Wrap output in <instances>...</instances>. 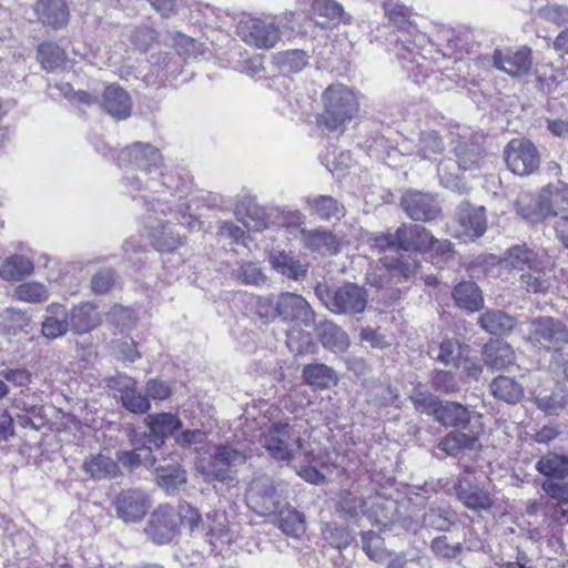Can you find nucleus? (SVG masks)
<instances>
[{"label": "nucleus", "instance_id": "obj_1", "mask_svg": "<svg viewBox=\"0 0 568 568\" xmlns=\"http://www.w3.org/2000/svg\"><path fill=\"white\" fill-rule=\"evenodd\" d=\"M162 155L160 151L150 143L135 142L119 154V165H133L139 169L135 175H126L124 178L126 186L132 190H141L142 183L144 189L149 191V195L164 191L165 183L160 180L162 171Z\"/></svg>", "mask_w": 568, "mask_h": 568}, {"label": "nucleus", "instance_id": "obj_2", "mask_svg": "<svg viewBox=\"0 0 568 568\" xmlns=\"http://www.w3.org/2000/svg\"><path fill=\"white\" fill-rule=\"evenodd\" d=\"M371 243L381 252H389L379 258L381 274H367L371 285L384 287L390 285L392 281L398 284L402 280L409 281L417 275L419 262L410 255L399 253L396 248L398 247L396 233L376 235L371 239Z\"/></svg>", "mask_w": 568, "mask_h": 568}, {"label": "nucleus", "instance_id": "obj_3", "mask_svg": "<svg viewBox=\"0 0 568 568\" xmlns=\"http://www.w3.org/2000/svg\"><path fill=\"white\" fill-rule=\"evenodd\" d=\"M323 112L317 122L329 132H343L359 110L355 92L344 84H332L322 94Z\"/></svg>", "mask_w": 568, "mask_h": 568}, {"label": "nucleus", "instance_id": "obj_4", "mask_svg": "<svg viewBox=\"0 0 568 568\" xmlns=\"http://www.w3.org/2000/svg\"><path fill=\"white\" fill-rule=\"evenodd\" d=\"M456 159H445L438 164L440 183L460 194L467 193L469 187L460 179L459 171H474L479 169L483 160V150L477 143L460 142L455 148Z\"/></svg>", "mask_w": 568, "mask_h": 568}, {"label": "nucleus", "instance_id": "obj_5", "mask_svg": "<svg viewBox=\"0 0 568 568\" xmlns=\"http://www.w3.org/2000/svg\"><path fill=\"white\" fill-rule=\"evenodd\" d=\"M315 294L327 310L338 315L361 314L368 301L367 291L355 283H345L334 290L320 284Z\"/></svg>", "mask_w": 568, "mask_h": 568}, {"label": "nucleus", "instance_id": "obj_6", "mask_svg": "<svg viewBox=\"0 0 568 568\" xmlns=\"http://www.w3.org/2000/svg\"><path fill=\"white\" fill-rule=\"evenodd\" d=\"M141 199L146 206V216L144 217L145 229L149 231L151 244L159 252H170L175 250L182 243L181 235L170 223H164L158 213L165 215L169 205L154 196L142 194Z\"/></svg>", "mask_w": 568, "mask_h": 568}, {"label": "nucleus", "instance_id": "obj_7", "mask_svg": "<svg viewBox=\"0 0 568 568\" xmlns=\"http://www.w3.org/2000/svg\"><path fill=\"white\" fill-rule=\"evenodd\" d=\"M263 446L276 460L288 462L302 448V437L296 425L287 422L272 423L263 433Z\"/></svg>", "mask_w": 568, "mask_h": 568}, {"label": "nucleus", "instance_id": "obj_8", "mask_svg": "<svg viewBox=\"0 0 568 568\" xmlns=\"http://www.w3.org/2000/svg\"><path fill=\"white\" fill-rule=\"evenodd\" d=\"M385 14L389 22L399 29L400 34L396 37L397 57L400 60L415 61L419 55L418 48L424 42V34H415L412 40L415 27L408 21L409 10L395 0L385 3Z\"/></svg>", "mask_w": 568, "mask_h": 568}, {"label": "nucleus", "instance_id": "obj_9", "mask_svg": "<svg viewBox=\"0 0 568 568\" xmlns=\"http://www.w3.org/2000/svg\"><path fill=\"white\" fill-rule=\"evenodd\" d=\"M250 457L251 452L244 448H239L232 444L219 445L215 447L206 468H203V473L209 479L232 480L237 468L244 465Z\"/></svg>", "mask_w": 568, "mask_h": 568}, {"label": "nucleus", "instance_id": "obj_10", "mask_svg": "<svg viewBox=\"0 0 568 568\" xmlns=\"http://www.w3.org/2000/svg\"><path fill=\"white\" fill-rule=\"evenodd\" d=\"M237 34L257 49H272L281 39L278 26L271 19L247 18L237 24Z\"/></svg>", "mask_w": 568, "mask_h": 568}, {"label": "nucleus", "instance_id": "obj_11", "mask_svg": "<svg viewBox=\"0 0 568 568\" xmlns=\"http://www.w3.org/2000/svg\"><path fill=\"white\" fill-rule=\"evenodd\" d=\"M504 158L508 169L518 175L531 174L540 163L536 146L523 138L509 141L505 148Z\"/></svg>", "mask_w": 568, "mask_h": 568}, {"label": "nucleus", "instance_id": "obj_12", "mask_svg": "<svg viewBox=\"0 0 568 568\" xmlns=\"http://www.w3.org/2000/svg\"><path fill=\"white\" fill-rule=\"evenodd\" d=\"M247 505L262 516L275 514L281 504L273 479L267 475L256 476L246 491Z\"/></svg>", "mask_w": 568, "mask_h": 568}, {"label": "nucleus", "instance_id": "obj_13", "mask_svg": "<svg viewBox=\"0 0 568 568\" xmlns=\"http://www.w3.org/2000/svg\"><path fill=\"white\" fill-rule=\"evenodd\" d=\"M529 339L556 354L568 344V331L551 317H540L531 322Z\"/></svg>", "mask_w": 568, "mask_h": 568}, {"label": "nucleus", "instance_id": "obj_14", "mask_svg": "<svg viewBox=\"0 0 568 568\" xmlns=\"http://www.w3.org/2000/svg\"><path fill=\"white\" fill-rule=\"evenodd\" d=\"M493 65L513 78L526 75L532 67L531 50L526 45L496 49Z\"/></svg>", "mask_w": 568, "mask_h": 568}, {"label": "nucleus", "instance_id": "obj_15", "mask_svg": "<svg viewBox=\"0 0 568 568\" xmlns=\"http://www.w3.org/2000/svg\"><path fill=\"white\" fill-rule=\"evenodd\" d=\"M455 235L458 237L478 239L487 230L486 210L469 202H462L455 213Z\"/></svg>", "mask_w": 568, "mask_h": 568}, {"label": "nucleus", "instance_id": "obj_16", "mask_svg": "<svg viewBox=\"0 0 568 568\" xmlns=\"http://www.w3.org/2000/svg\"><path fill=\"white\" fill-rule=\"evenodd\" d=\"M278 317L286 323L310 327L315 322V313L308 302L295 293H282L277 296Z\"/></svg>", "mask_w": 568, "mask_h": 568}, {"label": "nucleus", "instance_id": "obj_17", "mask_svg": "<svg viewBox=\"0 0 568 568\" xmlns=\"http://www.w3.org/2000/svg\"><path fill=\"white\" fill-rule=\"evenodd\" d=\"M455 490L457 498L468 509L486 511L494 505V498L490 493L474 483L470 469H465L459 475L455 484Z\"/></svg>", "mask_w": 568, "mask_h": 568}, {"label": "nucleus", "instance_id": "obj_18", "mask_svg": "<svg viewBox=\"0 0 568 568\" xmlns=\"http://www.w3.org/2000/svg\"><path fill=\"white\" fill-rule=\"evenodd\" d=\"M178 514L171 506H160L151 515L145 527L146 535L159 545L170 542L178 531Z\"/></svg>", "mask_w": 568, "mask_h": 568}, {"label": "nucleus", "instance_id": "obj_19", "mask_svg": "<svg viewBox=\"0 0 568 568\" xmlns=\"http://www.w3.org/2000/svg\"><path fill=\"white\" fill-rule=\"evenodd\" d=\"M544 206L538 211L528 215L532 220H545L549 216H558L559 220H568V184L558 181L555 184L547 185L541 191Z\"/></svg>", "mask_w": 568, "mask_h": 568}, {"label": "nucleus", "instance_id": "obj_20", "mask_svg": "<svg viewBox=\"0 0 568 568\" xmlns=\"http://www.w3.org/2000/svg\"><path fill=\"white\" fill-rule=\"evenodd\" d=\"M405 213L415 221H432L440 213L438 201L429 193L409 190L400 201Z\"/></svg>", "mask_w": 568, "mask_h": 568}, {"label": "nucleus", "instance_id": "obj_21", "mask_svg": "<svg viewBox=\"0 0 568 568\" xmlns=\"http://www.w3.org/2000/svg\"><path fill=\"white\" fill-rule=\"evenodd\" d=\"M149 507L148 496L140 489L122 491L115 499L116 515L126 523L142 519Z\"/></svg>", "mask_w": 568, "mask_h": 568}, {"label": "nucleus", "instance_id": "obj_22", "mask_svg": "<svg viewBox=\"0 0 568 568\" xmlns=\"http://www.w3.org/2000/svg\"><path fill=\"white\" fill-rule=\"evenodd\" d=\"M480 426L477 429L471 426L468 433L453 430L439 440L437 448L453 457H457L468 450H477L480 448Z\"/></svg>", "mask_w": 568, "mask_h": 568}, {"label": "nucleus", "instance_id": "obj_23", "mask_svg": "<svg viewBox=\"0 0 568 568\" xmlns=\"http://www.w3.org/2000/svg\"><path fill=\"white\" fill-rule=\"evenodd\" d=\"M144 422L150 430L149 442L153 444L155 449L163 445L165 437L173 436L176 430L182 428L181 419L176 415L166 412L149 414Z\"/></svg>", "mask_w": 568, "mask_h": 568}, {"label": "nucleus", "instance_id": "obj_24", "mask_svg": "<svg viewBox=\"0 0 568 568\" xmlns=\"http://www.w3.org/2000/svg\"><path fill=\"white\" fill-rule=\"evenodd\" d=\"M38 20L54 30L64 28L70 19L65 0H37L33 6Z\"/></svg>", "mask_w": 568, "mask_h": 568}, {"label": "nucleus", "instance_id": "obj_25", "mask_svg": "<svg viewBox=\"0 0 568 568\" xmlns=\"http://www.w3.org/2000/svg\"><path fill=\"white\" fill-rule=\"evenodd\" d=\"M367 508H365V516L376 526L384 528L393 523L399 520V513L397 501L392 498H386L382 495H373L367 497Z\"/></svg>", "mask_w": 568, "mask_h": 568}, {"label": "nucleus", "instance_id": "obj_26", "mask_svg": "<svg viewBox=\"0 0 568 568\" xmlns=\"http://www.w3.org/2000/svg\"><path fill=\"white\" fill-rule=\"evenodd\" d=\"M301 241L306 248L323 256L336 255L341 250L339 240L325 229H302Z\"/></svg>", "mask_w": 568, "mask_h": 568}, {"label": "nucleus", "instance_id": "obj_27", "mask_svg": "<svg viewBox=\"0 0 568 568\" xmlns=\"http://www.w3.org/2000/svg\"><path fill=\"white\" fill-rule=\"evenodd\" d=\"M398 247L403 251L425 252L434 243L432 233L417 224L403 225L396 231Z\"/></svg>", "mask_w": 568, "mask_h": 568}, {"label": "nucleus", "instance_id": "obj_28", "mask_svg": "<svg viewBox=\"0 0 568 568\" xmlns=\"http://www.w3.org/2000/svg\"><path fill=\"white\" fill-rule=\"evenodd\" d=\"M520 285L527 292L545 293L552 285V270L546 256L541 257L537 265H531L530 268L520 274Z\"/></svg>", "mask_w": 568, "mask_h": 568}, {"label": "nucleus", "instance_id": "obj_29", "mask_svg": "<svg viewBox=\"0 0 568 568\" xmlns=\"http://www.w3.org/2000/svg\"><path fill=\"white\" fill-rule=\"evenodd\" d=\"M235 215L243 225L252 231L260 232L270 226L265 209L258 205L254 197L244 196L235 206Z\"/></svg>", "mask_w": 568, "mask_h": 568}, {"label": "nucleus", "instance_id": "obj_30", "mask_svg": "<svg viewBox=\"0 0 568 568\" xmlns=\"http://www.w3.org/2000/svg\"><path fill=\"white\" fill-rule=\"evenodd\" d=\"M68 328V311L65 307L57 303L48 305L41 324L42 336L55 339L65 335Z\"/></svg>", "mask_w": 568, "mask_h": 568}, {"label": "nucleus", "instance_id": "obj_31", "mask_svg": "<svg viewBox=\"0 0 568 568\" xmlns=\"http://www.w3.org/2000/svg\"><path fill=\"white\" fill-rule=\"evenodd\" d=\"M123 407L134 414H144L151 408L146 394L136 388V382L130 377H121L118 382Z\"/></svg>", "mask_w": 568, "mask_h": 568}, {"label": "nucleus", "instance_id": "obj_32", "mask_svg": "<svg viewBox=\"0 0 568 568\" xmlns=\"http://www.w3.org/2000/svg\"><path fill=\"white\" fill-rule=\"evenodd\" d=\"M100 317L95 307L88 302L73 306L68 312V323L75 334H84L98 326Z\"/></svg>", "mask_w": 568, "mask_h": 568}, {"label": "nucleus", "instance_id": "obj_33", "mask_svg": "<svg viewBox=\"0 0 568 568\" xmlns=\"http://www.w3.org/2000/svg\"><path fill=\"white\" fill-rule=\"evenodd\" d=\"M307 209L311 215L322 220H339L345 214V207L331 195H315L306 197Z\"/></svg>", "mask_w": 568, "mask_h": 568}, {"label": "nucleus", "instance_id": "obj_34", "mask_svg": "<svg viewBox=\"0 0 568 568\" xmlns=\"http://www.w3.org/2000/svg\"><path fill=\"white\" fill-rule=\"evenodd\" d=\"M436 420L447 427H460L467 429L471 425L473 415L457 402H446L440 404L435 416Z\"/></svg>", "mask_w": 568, "mask_h": 568}, {"label": "nucleus", "instance_id": "obj_35", "mask_svg": "<svg viewBox=\"0 0 568 568\" xmlns=\"http://www.w3.org/2000/svg\"><path fill=\"white\" fill-rule=\"evenodd\" d=\"M103 106L105 111L118 120L130 115L132 103L129 94L115 85L106 87L103 93Z\"/></svg>", "mask_w": 568, "mask_h": 568}, {"label": "nucleus", "instance_id": "obj_36", "mask_svg": "<svg viewBox=\"0 0 568 568\" xmlns=\"http://www.w3.org/2000/svg\"><path fill=\"white\" fill-rule=\"evenodd\" d=\"M305 383L314 388L326 389L337 384L336 372L326 364L315 363L305 365L302 371Z\"/></svg>", "mask_w": 568, "mask_h": 568}, {"label": "nucleus", "instance_id": "obj_37", "mask_svg": "<svg viewBox=\"0 0 568 568\" xmlns=\"http://www.w3.org/2000/svg\"><path fill=\"white\" fill-rule=\"evenodd\" d=\"M529 248L526 244H518L509 247L504 255L503 262L507 267L518 270L521 273L530 268L531 265H537V262L544 257Z\"/></svg>", "mask_w": 568, "mask_h": 568}, {"label": "nucleus", "instance_id": "obj_38", "mask_svg": "<svg viewBox=\"0 0 568 568\" xmlns=\"http://www.w3.org/2000/svg\"><path fill=\"white\" fill-rule=\"evenodd\" d=\"M452 295L458 307L469 312L478 311L484 303L481 291L476 283L470 281L456 285Z\"/></svg>", "mask_w": 568, "mask_h": 568}, {"label": "nucleus", "instance_id": "obj_39", "mask_svg": "<svg viewBox=\"0 0 568 568\" xmlns=\"http://www.w3.org/2000/svg\"><path fill=\"white\" fill-rule=\"evenodd\" d=\"M485 364L495 369H504L515 362L511 346L503 341H495L485 346Z\"/></svg>", "mask_w": 568, "mask_h": 568}, {"label": "nucleus", "instance_id": "obj_40", "mask_svg": "<svg viewBox=\"0 0 568 568\" xmlns=\"http://www.w3.org/2000/svg\"><path fill=\"white\" fill-rule=\"evenodd\" d=\"M480 327L494 335L509 333L516 325V320L500 310H489L481 314L478 321Z\"/></svg>", "mask_w": 568, "mask_h": 568}, {"label": "nucleus", "instance_id": "obj_41", "mask_svg": "<svg viewBox=\"0 0 568 568\" xmlns=\"http://www.w3.org/2000/svg\"><path fill=\"white\" fill-rule=\"evenodd\" d=\"M537 407L547 415H559L568 406V390L558 388L552 392L539 390L535 394Z\"/></svg>", "mask_w": 568, "mask_h": 568}, {"label": "nucleus", "instance_id": "obj_42", "mask_svg": "<svg viewBox=\"0 0 568 568\" xmlns=\"http://www.w3.org/2000/svg\"><path fill=\"white\" fill-rule=\"evenodd\" d=\"M367 506V498H364L358 491L342 490L336 510L346 519H356L359 516H365Z\"/></svg>", "mask_w": 568, "mask_h": 568}, {"label": "nucleus", "instance_id": "obj_43", "mask_svg": "<svg viewBox=\"0 0 568 568\" xmlns=\"http://www.w3.org/2000/svg\"><path fill=\"white\" fill-rule=\"evenodd\" d=\"M317 335L324 347L337 353L349 345L347 334L333 322L326 321L317 326Z\"/></svg>", "mask_w": 568, "mask_h": 568}, {"label": "nucleus", "instance_id": "obj_44", "mask_svg": "<svg viewBox=\"0 0 568 568\" xmlns=\"http://www.w3.org/2000/svg\"><path fill=\"white\" fill-rule=\"evenodd\" d=\"M490 392L495 398L508 404L518 403L523 395V386L511 377L500 375L490 383Z\"/></svg>", "mask_w": 568, "mask_h": 568}, {"label": "nucleus", "instance_id": "obj_45", "mask_svg": "<svg viewBox=\"0 0 568 568\" xmlns=\"http://www.w3.org/2000/svg\"><path fill=\"white\" fill-rule=\"evenodd\" d=\"M33 271V263L30 258L14 254L3 261L0 266V277L6 281H20L30 275Z\"/></svg>", "mask_w": 568, "mask_h": 568}, {"label": "nucleus", "instance_id": "obj_46", "mask_svg": "<svg viewBox=\"0 0 568 568\" xmlns=\"http://www.w3.org/2000/svg\"><path fill=\"white\" fill-rule=\"evenodd\" d=\"M278 527L288 536L298 537L305 531L304 515L291 506L278 507Z\"/></svg>", "mask_w": 568, "mask_h": 568}, {"label": "nucleus", "instance_id": "obj_47", "mask_svg": "<svg viewBox=\"0 0 568 568\" xmlns=\"http://www.w3.org/2000/svg\"><path fill=\"white\" fill-rule=\"evenodd\" d=\"M83 468L92 478H113L119 473L118 464L110 457L102 454L88 458Z\"/></svg>", "mask_w": 568, "mask_h": 568}, {"label": "nucleus", "instance_id": "obj_48", "mask_svg": "<svg viewBox=\"0 0 568 568\" xmlns=\"http://www.w3.org/2000/svg\"><path fill=\"white\" fill-rule=\"evenodd\" d=\"M37 59L44 70L53 71L65 64L67 53L57 43L44 42L38 48Z\"/></svg>", "mask_w": 568, "mask_h": 568}, {"label": "nucleus", "instance_id": "obj_49", "mask_svg": "<svg viewBox=\"0 0 568 568\" xmlns=\"http://www.w3.org/2000/svg\"><path fill=\"white\" fill-rule=\"evenodd\" d=\"M536 469L547 477L564 478L568 475V456L548 453L537 462Z\"/></svg>", "mask_w": 568, "mask_h": 568}, {"label": "nucleus", "instance_id": "obj_50", "mask_svg": "<svg viewBox=\"0 0 568 568\" xmlns=\"http://www.w3.org/2000/svg\"><path fill=\"white\" fill-rule=\"evenodd\" d=\"M31 325V315L27 312L7 307L0 312V326L8 334H17L18 332L26 331Z\"/></svg>", "mask_w": 568, "mask_h": 568}, {"label": "nucleus", "instance_id": "obj_51", "mask_svg": "<svg viewBox=\"0 0 568 568\" xmlns=\"http://www.w3.org/2000/svg\"><path fill=\"white\" fill-rule=\"evenodd\" d=\"M429 354L446 366H457L463 356V347L457 339H445L430 348Z\"/></svg>", "mask_w": 568, "mask_h": 568}, {"label": "nucleus", "instance_id": "obj_52", "mask_svg": "<svg viewBox=\"0 0 568 568\" xmlns=\"http://www.w3.org/2000/svg\"><path fill=\"white\" fill-rule=\"evenodd\" d=\"M232 276L244 285L258 286L266 282V275L255 262H240L232 271Z\"/></svg>", "mask_w": 568, "mask_h": 568}, {"label": "nucleus", "instance_id": "obj_53", "mask_svg": "<svg viewBox=\"0 0 568 568\" xmlns=\"http://www.w3.org/2000/svg\"><path fill=\"white\" fill-rule=\"evenodd\" d=\"M156 481L160 487L172 494L186 483V474L176 466L156 467Z\"/></svg>", "mask_w": 568, "mask_h": 568}, {"label": "nucleus", "instance_id": "obj_54", "mask_svg": "<svg viewBox=\"0 0 568 568\" xmlns=\"http://www.w3.org/2000/svg\"><path fill=\"white\" fill-rule=\"evenodd\" d=\"M271 263L276 271L294 280L306 273L305 265L284 252L272 256Z\"/></svg>", "mask_w": 568, "mask_h": 568}, {"label": "nucleus", "instance_id": "obj_55", "mask_svg": "<svg viewBox=\"0 0 568 568\" xmlns=\"http://www.w3.org/2000/svg\"><path fill=\"white\" fill-rule=\"evenodd\" d=\"M386 568H430L429 558L417 550L396 554Z\"/></svg>", "mask_w": 568, "mask_h": 568}, {"label": "nucleus", "instance_id": "obj_56", "mask_svg": "<svg viewBox=\"0 0 568 568\" xmlns=\"http://www.w3.org/2000/svg\"><path fill=\"white\" fill-rule=\"evenodd\" d=\"M48 287L39 282H26L17 286L14 296L27 303H41L49 298Z\"/></svg>", "mask_w": 568, "mask_h": 568}, {"label": "nucleus", "instance_id": "obj_57", "mask_svg": "<svg viewBox=\"0 0 568 568\" xmlns=\"http://www.w3.org/2000/svg\"><path fill=\"white\" fill-rule=\"evenodd\" d=\"M362 544L363 550L373 561L382 562L386 559L387 554L384 547V541L378 534L374 531L363 532Z\"/></svg>", "mask_w": 568, "mask_h": 568}, {"label": "nucleus", "instance_id": "obj_58", "mask_svg": "<svg viewBox=\"0 0 568 568\" xmlns=\"http://www.w3.org/2000/svg\"><path fill=\"white\" fill-rule=\"evenodd\" d=\"M444 150V142L435 131L422 132L419 135L418 154L423 159H430Z\"/></svg>", "mask_w": 568, "mask_h": 568}, {"label": "nucleus", "instance_id": "obj_59", "mask_svg": "<svg viewBox=\"0 0 568 568\" xmlns=\"http://www.w3.org/2000/svg\"><path fill=\"white\" fill-rule=\"evenodd\" d=\"M410 399L418 412L434 416H436L442 404L432 393L420 388H415L413 390Z\"/></svg>", "mask_w": 568, "mask_h": 568}, {"label": "nucleus", "instance_id": "obj_60", "mask_svg": "<svg viewBox=\"0 0 568 568\" xmlns=\"http://www.w3.org/2000/svg\"><path fill=\"white\" fill-rule=\"evenodd\" d=\"M322 532L324 539L338 550L346 548L352 541L349 530L333 523L326 524Z\"/></svg>", "mask_w": 568, "mask_h": 568}, {"label": "nucleus", "instance_id": "obj_61", "mask_svg": "<svg viewBox=\"0 0 568 568\" xmlns=\"http://www.w3.org/2000/svg\"><path fill=\"white\" fill-rule=\"evenodd\" d=\"M544 204L545 200H542L541 194L539 195L538 199H532L527 194L520 195L515 203L517 213L529 223H539L544 221L532 220L528 216L534 213H538V211H541L540 209L544 206Z\"/></svg>", "mask_w": 568, "mask_h": 568}, {"label": "nucleus", "instance_id": "obj_62", "mask_svg": "<svg viewBox=\"0 0 568 568\" xmlns=\"http://www.w3.org/2000/svg\"><path fill=\"white\" fill-rule=\"evenodd\" d=\"M433 387L445 394H454L459 390V384L454 373L449 371H436L432 376Z\"/></svg>", "mask_w": 568, "mask_h": 568}, {"label": "nucleus", "instance_id": "obj_63", "mask_svg": "<svg viewBox=\"0 0 568 568\" xmlns=\"http://www.w3.org/2000/svg\"><path fill=\"white\" fill-rule=\"evenodd\" d=\"M429 250L433 252V263L440 267L454 260L456 255L453 244L448 240H436L434 237V243H432Z\"/></svg>", "mask_w": 568, "mask_h": 568}, {"label": "nucleus", "instance_id": "obj_64", "mask_svg": "<svg viewBox=\"0 0 568 568\" xmlns=\"http://www.w3.org/2000/svg\"><path fill=\"white\" fill-rule=\"evenodd\" d=\"M537 18L552 22L557 26L568 23V8L560 4H550L537 10Z\"/></svg>", "mask_w": 568, "mask_h": 568}]
</instances>
